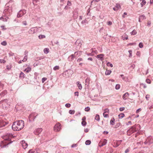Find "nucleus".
<instances>
[{"mask_svg": "<svg viewBox=\"0 0 153 153\" xmlns=\"http://www.w3.org/2000/svg\"><path fill=\"white\" fill-rule=\"evenodd\" d=\"M143 17V16H140L139 17V22H141V19H142V18Z\"/></svg>", "mask_w": 153, "mask_h": 153, "instance_id": "obj_56", "label": "nucleus"}, {"mask_svg": "<svg viewBox=\"0 0 153 153\" xmlns=\"http://www.w3.org/2000/svg\"><path fill=\"white\" fill-rule=\"evenodd\" d=\"M120 144L118 141H116V142L114 143V146L115 147H117Z\"/></svg>", "mask_w": 153, "mask_h": 153, "instance_id": "obj_13", "label": "nucleus"}, {"mask_svg": "<svg viewBox=\"0 0 153 153\" xmlns=\"http://www.w3.org/2000/svg\"><path fill=\"white\" fill-rule=\"evenodd\" d=\"M1 27L2 28V29L3 30H5L6 29V28H5L4 26H1Z\"/></svg>", "mask_w": 153, "mask_h": 153, "instance_id": "obj_58", "label": "nucleus"}, {"mask_svg": "<svg viewBox=\"0 0 153 153\" xmlns=\"http://www.w3.org/2000/svg\"><path fill=\"white\" fill-rule=\"evenodd\" d=\"M31 68H30V67H28L24 71L26 72L27 73H28L31 71Z\"/></svg>", "mask_w": 153, "mask_h": 153, "instance_id": "obj_15", "label": "nucleus"}, {"mask_svg": "<svg viewBox=\"0 0 153 153\" xmlns=\"http://www.w3.org/2000/svg\"><path fill=\"white\" fill-rule=\"evenodd\" d=\"M141 110V109L140 108L137 110L136 111V113H138L139 112V111H140Z\"/></svg>", "mask_w": 153, "mask_h": 153, "instance_id": "obj_50", "label": "nucleus"}, {"mask_svg": "<svg viewBox=\"0 0 153 153\" xmlns=\"http://www.w3.org/2000/svg\"><path fill=\"white\" fill-rule=\"evenodd\" d=\"M1 44L4 46H5L7 45V43L5 41H4L1 43Z\"/></svg>", "mask_w": 153, "mask_h": 153, "instance_id": "obj_32", "label": "nucleus"}, {"mask_svg": "<svg viewBox=\"0 0 153 153\" xmlns=\"http://www.w3.org/2000/svg\"><path fill=\"white\" fill-rule=\"evenodd\" d=\"M115 7L118 10L121 7H120V5L119 4H116V5L115 6Z\"/></svg>", "mask_w": 153, "mask_h": 153, "instance_id": "obj_28", "label": "nucleus"}, {"mask_svg": "<svg viewBox=\"0 0 153 153\" xmlns=\"http://www.w3.org/2000/svg\"><path fill=\"white\" fill-rule=\"evenodd\" d=\"M28 152L29 153H34V152L32 150H30Z\"/></svg>", "mask_w": 153, "mask_h": 153, "instance_id": "obj_57", "label": "nucleus"}, {"mask_svg": "<svg viewBox=\"0 0 153 153\" xmlns=\"http://www.w3.org/2000/svg\"><path fill=\"white\" fill-rule=\"evenodd\" d=\"M91 141L89 140H87L86 141L85 143L86 145H89L90 144Z\"/></svg>", "mask_w": 153, "mask_h": 153, "instance_id": "obj_33", "label": "nucleus"}, {"mask_svg": "<svg viewBox=\"0 0 153 153\" xmlns=\"http://www.w3.org/2000/svg\"><path fill=\"white\" fill-rule=\"evenodd\" d=\"M130 129H132V130H131V131L130 132L131 134L132 133H133V132H134V130H133V128H131Z\"/></svg>", "mask_w": 153, "mask_h": 153, "instance_id": "obj_60", "label": "nucleus"}, {"mask_svg": "<svg viewBox=\"0 0 153 153\" xmlns=\"http://www.w3.org/2000/svg\"><path fill=\"white\" fill-rule=\"evenodd\" d=\"M107 143V140L105 139H103L100 141L99 143V145L100 146H102L105 145Z\"/></svg>", "mask_w": 153, "mask_h": 153, "instance_id": "obj_6", "label": "nucleus"}, {"mask_svg": "<svg viewBox=\"0 0 153 153\" xmlns=\"http://www.w3.org/2000/svg\"><path fill=\"white\" fill-rule=\"evenodd\" d=\"M123 38V40H127L128 39V37L127 35L126 34L124 35L123 36H122Z\"/></svg>", "mask_w": 153, "mask_h": 153, "instance_id": "obj_20", "label": "nucleus"}, {"mask_svg": "<svg viewBox=\"0 0 153 153\" xmlns=\"http://www.w3.org/2000/svg\"><path fill=\"white\" fill-rule=\"evenodd\" d=\"M34 113H32L31 114L30 116H29V118L30 119V120H33L34 119Z\"/></svg>", "mask_w": 153, "mask_h": 153, "instance_id": "obj_14", "label": "nucleus"}, {"mask_svg": "<svg viewBox=\"0 0 153 153\" xmlns=\"http://www.w3.org/2000/svg\"><path fill=\"white\" fill-rule=\"evenodd\" d=\"M26 13V11L25 10H20L18 13L17 16L20 17Z\"/></svg>", "mask_w": 153, "mask_h": 153, "instance_id": "obj_5", "label": "nucleus"}, {"mask_svg": "<svg viewBox=\"0 0 153 153\" xmlns=\"http://www.w3.org/2000/svg\"><path fill=\"white\" fill-rule=\"evenodd\" d=\"M44 51L45 53H47L49 52V49L48 48H45L44 50Z\"/></svg>", "mask_w": 153, "mask_h": 153, "instance_id": "obj_25", "label": "nucleus"}, {"mask_svg": "<svg viewBox=\"0 0 153 153\" xmlns=\"http://www.w3.org/2000/svg\"><path fill=\"white\" fill-rule=\"evenodd\" d=\"M131 129H130L127 131V134L129 136L131 135V133H130L131 131Z\"/></svg>", "mask_w": 153, "mask_h": 153, "instance_id": "obj_43", "label": "nucleus"}, {"mask_svg": "<svg viewBox=\"0 0 153 153\" xmlns=\"http://www.w3.org/2000/svg\"><path fill=\"white\" fill-rule=\"evenodd\" d=\"M127 14V13H126V12H124L123 14V18H125V15H126Z\"/></svg>", "mask_w": 153, "mask_h": 153, "instance_id": "obj_53", "label": "nucleus"}, {"mask_svg": "<svg viewBox=\"0 0 153 153\" xmlns=\"http://www.w3.org/2000/svg\"><path fill=\"white\" fill-rule=\"evenodd\" d=\"M29 32L31 33H34L35 32L34 27L31 28L29 30Z\"/></svg>", "mask_w": 153, "mask_h": 153, "instance_id": "obj_19", "label": "nucleus"}, {"mask_svg": "<svg viewBox=\"0 0 153 153\" xmlns=\"http://www.w3.org/2000/svg\"><path fill=\"white\" fill-rule=\"evenodd\" d=\"M88 129L86 128L85 130L84 131L85 132H87L88 131Z\"/></svg>", "mask_w": 153, "mask_h": 153, "instance_id": "obj_64", "label": "nucleus"}, {"mask_svg": "<svg viewBox=\"0 0 153 153\" xmlns=\"http://www.w3.org/2000/svg\"><path fill=\"white\" fill-rule=\"evenodd\" d=\"M107 66H110L111 67H113V65L112 64L110 63V62H108L107 64Z\"/></svg>", "mask_w": 153, "mask_h": 153, "instance_id": "obj_42", "label": "nucleus"}, {"mask_svg": "<svg viewBox=\"0 0 153 153\" xmlns=\"http://www.w3.org/2000/svg\"><path fill=\"white\" fill-rule=\"evenodd\" d=\"M71 56L72 57V59H74V58L75 57V56L74 54H72L71 55Z\"/></svg>", "mask_w": 153, "mask_h": 153, "instance_id": "obj_55", "label": "nucleus"}, {"mask_svg": "<svg viewBox=\"0 0 153 153\" xmlns=\"http://www.w3.org/2000/svg\"><path fill=\"white\" fill-rule=\"evenodd\" d=\"M149 95H146V98L147 100H148V98H149Z\"/></svg>", "mask_w": 153, "mask_h": 153, "instance_id": "obj_63", "label": "nucleus"}, {"mask_svg": "<svg viewBox=\"0 0 153 153\" xmlns=\"http://www.w3.org/2000/svg\"><path fill=\"white\" fill-rule=\"evenodd\" d=\"M21 143L24 149H26L28 146V144L24 140H22L21 142Z\"/></svg>", "mask_w": 153, "mask_h": 153, "instance_id": "obj_8", "label": "nucleus"}, {"mask_svg": "<svg viewBox=\"0 0 153 153\" xmlns=\"http://www.w3.org/2000/svg\"><path fill=\"white\" fill-rule=\"evenodd\" d=\"M27 56H25L24 57L23 59L22 60V61L23 62H25L27 60Z\"/></svg>", "mask_w": 153, "mask_h": 153, "instance_id": "obj_36", "label": "nucleus"}, {"mask_svg": "<svg viewBox=\"0 0 153 153\" xmlns=\"http://www.w3.org/2000/svg\"><path fill=\"white\" fill-rule=\"evenodd\" d=\"M78 92H76L74 93V94L75 95H77V96H78Z\"/></svg>", "mask_w": 153, "mask_h": 153, "instance_id": "obj_61", "label": "nucleus"}, {"mask_svg": "<svg viewBox=\"0 0 153 153\" xmlns=\"http://www.w3.org/2000/svg\"><path fill=\"white\" fill-rule=\"evenodd\" d=\"M24 73L21 72L20 74V77L24 78Z\"/></svg>", "mask_w": 153, "mask_h": 153, "instance_id": "obj_37", "label": "nucleus"}, {"mask_svg": "<svg viewBox=\"0 0 153 153\" xmlns=\"http://www.w3.org/2000/svg\"><path fill=\"white\" fill-rule=\"evenodd\" d=\"M67 5H68V6H71V2H70V1H68L67 2Z\"/></svg>", "mask_w": 153, "mask_h": 153, "instance_id": "obj_51", "label": "nucleus"}, {"mask_svg": "<svg viewBox=\"0 0 153 153\" xmlns=\"http://www.w3.org/2000/svg\"><path fill=\"white\" fill-rule=\"evenodd\" d=\"M77 85L78 86L79 89L81 90L82 88V85L79 82H77Z\"/></svg>", "mask_w": 153, "mask_h": 153, "instance_id": "obj_17", "label": "nucleus"}, {"mask_svg": "<svg viewBox=\"0 0 153 153\" xmlns=\"http://www.w3.org/2000/svg\"><path fill=\"white\" fill-rule=\"evenodd\" d=\"M129 150L128 149H127L125 151V153H127L129 152Z\"/></svg>", "mask_w": 153, "mask_h": 153, "instance_id": "obj_54", "label": "nucleus"}, {"mask_svg": "<svg viewBox=\"0 0 153 153\" xmlns=\"http://www.w3.org/2000/svg\"><path fill=\"white\" fill-rule=\"evenodd\" d=\"M125 116V115L123 113H121L119 114L118 116L119 119H121L124 117Z\"/></svg>", "mask_w": 153, "mask_h": 153, "instance_id": "obj_21", "label": "nucleus"}, {"mask_svg": "<svg viewBox=\"0 0 153 153\" xmlns=\"http://www.w3.org/2000/svg\"><path fill=\"white\" fill-rule=\"evenodd\" d=\"M6 124V123L1 119H0V127L4 126Z\"/></svg>", "mask_w": 153, "mask_h": 153, "instance_id": "obj_12", "label": "nucleus"}, {"mask_svg": "<svg viewBox=\"0 0 153 153\" xmlns=\"http://www.w3.org/2000/svg\"><path fill=\"white\" fill-rule=\"evenodd\" d=\"M45 37V36L44 35H40L39 36V39H42Z\"/></svg>", "mask_w": 153, "mask_h": 153, "instance_id": "obj_27", "label": "nucleus"}, {"mask_svg": "<svg viewBox=\"0 0 153 153\" xmlns=\"http://www.w3.org/2000/svg\"><path fill=\"white\" fill-rule=\"evenodd\" d=\"M104 55L103 54H100V55H97V57L101 61L103 60V56Z\"/></svg>", "mask_w": 153, "mask_h": 153, "instance_id": "obj_11", "label": "nucleus"}, {"mask_svg": "<svg viewBox=\"0 0 153 153\" xmlns=\"http://www.w3.org/2000/svg\"><path fill=\"white\" fill-rule=\"evenodd\" d=\"M104 112L103 113V115L105 117H109L108 113L109 110L106 108L104 110Z\"/></svg>", "mask_w": 153, "mask_h": 153, "instance_id": "obj_7", "label": "nucleus"}, {"mask_svg": "<svg viewBox=\"0 0 153 153\" xmlns=\"http://www.w3.org/2000/svg\"><path fill=\"white\" fill-rule=\"evenodd\" d=\"M83 60V59L82 58H78L77 60V62H79L81 61H82Z\"/></svg>", "mask_w": 153, "mask_h": 153, "instance_id": "obj_44", "label": "nucleus"}, {"mask_svg": "<svg viewBox=\"0 0 153 153\" xmlns=\"http://www.w3.org/2000/svg\"><path fill=\"white\" fill-rule=\"evenodd\" d=\"M140 51H138L136 53V55L138 56H140Z\"/></svg>", "mask_w": 153, "mask_h": 153, "instance_id": "obj_48", "label": "nucleus"}, {"mask_svg": "<svg viewBox=\"0 0 153 153\" xmlns=\"http://www.w3.org/2000/svg\"><path fill=\"white\" fill-rule=\"evenodd\" d=\"M75 111L74 110H70L69 111V113L71 114H74Z\"/></svg>", "mask_w": 153, "mask_h": 153, "instance_id": "obj_29", "label": "nucleus"}, {"mask_svg": "<svg viewBox=\"0 0 153 153\" xmlns=\"http://www.w3.org/2000/svg\"><path fill=\"white\" fill-rule=\"evenodd\" d=\"M111 73V70H106L105 72V74L106 75H109Z\"/></svg>", "mask_w": 153, "mask_h": 153, "instance_id": "obj_22", "label": "nucleus"}, {"mask_svg": "<svg viewBox=\"0 0 153 153\" xmlns=\"http://www.w3.org/2000/svg\"><path fill=\"white\" fill-rule=\"evenodd\" d=\"M24 122L23 120H17L13 123L12 126V128L14 131L20 130L24 127Z\"/></svg>", "mask_w": 153, "mask_h": 153, "instance_id": "obj_1", "label": "nucleus"}, {"mask_svg": "<svg viewBox=\"0 0 153 153\" xmlns=\"http://www.w3.org/2000/svg\"><path fill=\"white\" fill-rule=\"evenodd\" d=\"M42 128H38L34 131V133L36 135L39 134L42 131Z\"/></svg>", "mask_w": 153, "mask_h": 153, "instance_id": "obj_9", "label": "nucleus"}, {"mask_svg": "<svg viewBox=\"0 0 153 153\" xmlns=\"http://www.w3.org/2000/svg\"><path fill=\"white\" fill-rule=\"evenodd\" d=\"M61 124L59 123H56L54 127V130L55 131L57 132L59 131L61 129Z\"/></svg>", "mask_w": 153, "mask_h": 153, "instance_id": "obj_3", "label": "nucleus"}, {"mask_svg": "<svg viewBox=\"0 0 153 153\" xmlns=\"http://www.w3.org/2000/svg\"><path fill=\"white\" fill-rule=\"evenodd\" d=\"M59 66H55L53 68V69L54 71H56V70H59Z\"/></svg>", "mask_w": 153, "mask_h": 153, "instance_id": "obj_31", "label": "nucleus"}, {"mask_svg": "<svg viewBox=\"0 0 153 153\" xmlns=\"http://www.w3.org/2000/svg\"><path fill=\"white\" fill-rule=\"evenodd\" d=\"M137 33V31L135 30H133L131 33V35H135Z\"/></svg>", "mask_w": 153, "mask_h": 153, "instance_id": "obj_30", "label": "nucleus"}, {"mask_svg": "<svg viewBox=\"0 0 153 153\" xmlns=\"http://www.w3.org/2000/svg\"><path fill=\"white\" fill-rule=\"evenodd\" d=\"M95 120H97L98 121H99L100 120V117L99 115L98 114L96 115L95 117Z\"/></svg>", "mask_w": 153, "mask_h": 153, "instance_id": "obj_23", "label": "nucleus"}, {"mask_svg": "<svg viewBox=\"0 0 153 153\" xmlns=\"http://www.w3.org/2000/svg\"><path fill=\"white\" fill-rule=\"evenodd\" d=\"M90 110V108L89 107H87L85 108V110L86 111H88Z\"/></svg>", "mask_w": 153, "mask_h": 153, "instance_id": "obj_38", "label": "nucleus"}, {"mask_svg": "<svg viewBox=\"0 0 153 153\" xmlns=\"http://www.w3.org/2000/svg\"><path fill=\"white\" fill-rule=\"evenodd\" d=\"M86 117H82V121H85V120H86Z\"/></svg>", "mask_w": 153, "mask_h": 153, "instance_id": "obj_62", "label": "nucleus"}, {"mask_svg": "<svg viewBox=\"0 0 153 153\" xmlns=\"http://www.w3.org/2000/svg\"><path fill=\"white\" fill-rule=\"evenodd\" d=\"M125 107H121V108H120L119 110L120 111H123V110H125Z\"/></svg>", "mask_w": 153, "mask_h": 153, "instance_id": "obj_46", "label": "nucleus"}, {"mask_svg": "<svg viewBox=\"0 0 153 153\" xmlns=\"http://www.w3.org/2000/svg\"><path fill=\"white\" fill-rule=\"evenodd\" d=\"M129 96V94L128 92L126 93L123 96V98L124 100L127 99Z\"/></svg>", "mask_w": 153, "mask_h": 153, "instance_id": "obj_10", "label": "nucleus"}, {"mask_svg": "<svg viewBox=\"0 0 153 153\" xmlns=\"http://www.w3.org/2000/svg\"><path fill=\"white\" fill-rule=\"evenodd\" d=\"M87 123L85 121H82V126H85L86 125Z\"/></svg>", "mask_w": 153, "mask_h": 153, "instance_id": "obj_35", "label": "nucleus"}, {"mask_svg": "<svg viewBox=\"0 0 153 153\" xmlns=\"http://www.w3.org/2000/svg\"><path fill=\"white\" fill-rule=\"evenodd\" d=\"M11 67L10 66L7 65V68L8 70L10 69H11Z\"/></svg>", "mask_w": 153, "mask_h": 153, "instance_id": "obj_52", "label": "nucleus"}, {"mask_svg": "<svg viewBox=\"0 0 153 153\" xmlns=\"http://www.w3.org/2000/svg\"><path fill=\"white\" fill-rule=\"evenodd\" d=\"M132 51L131 50H129L128 51V52L129 53V57H131L132 56Z\"/></svg>", "mask_w": 153, "mask_h": 153, "instance_id": "obj_41", "label": "nucleus"}, {"mask_svg": "<svg viewBox=\"0 0 153 153\" xmlns=\"http://www.w3.org/2000/svg\"><path fill=\"white\" fill-rule=\"evenodd\" d=\"M115 119L114 118L112 119L110 121V124L111 125H114L115 123Z\"/></svg>", "mask_w": 153, "mask_h": 153, "instance_id": "obj_24", "label": "nucleus"}, {"mask_svg": "<svg viewBox=\"0 0 153 153\" xmlns=\"http://www.w3.org/2000/svg\"><path fill=\"white\" fill-rule=\"evenodd\" d=\"M65 106L67 108H69L71 106V104L69 103H67L65 104Z\"/></svg>", "mask_w": 153, "mask_h": 153, "instance_id": "obj_47", "label": "nucleus"}, {"mask_svg": "<svg viewBox=\"0 0 153 153\" xmlns=\"http://www.w3.org/2000/svg\"><path fill=\"white\" fill-rule=\"evenodd\" d=\"M140 87H142L144 88H145L146 87V85L143 83L140 84Z\"/></svg>", "mask_w": 153, "mask_h": 153, "instance_id": "obj_26", "label": "nucleus"}, {"mask_svg": "<svg viewBox=\"0 0 153 153\" xmlns=\"http://www.w3.org/2000/svg\"><path fill=\"white\" fill-rule=\"evenodd\" d=\"M140 1L142 2L140 3V4L141 6V7H142L144 5H145L146 3V1L145 0H140Z\"/></svg>", "mask_w": 153, "mask_h": 153, "instance_id": "obj_16", "label": "nucleus"}, {"mask_svg": "<svg viewBox=\"0 0 153 153\" xmlns=\"http://www.w3.org/2000/svg\"><path fill=\"white\" fill-rule=\"evenodd\" d=\"M47 79L45 77H43L42 78V82L44 83V82L47 80Z\"/></svg>", "mask_w": 153, "mask_h": 153, "instance_id": "obj_45", "label": "nucleus"}, {"mask_svg": "<svg viewBox=\"0 0 153 153\" xmlns=\"http://www.w3.org/2000/svg\"><path fill=\"white\" fill-rule=\"evenodd\" d=\"M146 82L148 84H150L151 82V80L149 79H146Z\"/></svg>", "mask_w": 153, "mask_h": 153, "instance_id": "obj_40", "label": "nucleus"}, {"mask_svg": "<svg viewBox=\"0 0 153 153\" xmlns=\"http://www.w3.org/2000/svg\"><path fill=\"white\" fill-rule=\"evenodd\" d=\"M10 143V142H7L6 140H3L1 143L0 146L1 148H4Z\"/></svg>", "mask_w": 153, "mask_h": 153, "instance_id": "obj_4", "label": "nucleus"}, {"mask_svg": "<svg viewBox=\"0 0 153 153\" xmlns=\"http://www.w3.org/2000/svg\"><path fill=\"white\" fill-rule=\"evenodd\" d=\"M23 23L24 25H27V22H26V21H24L23 22Z\"/></svg>", "mask_w": 153, "mask_h": 153, "instance_id": "obj_59", "label": "nucleus"}, {"mask_svg": "<svg viewBox=\"0 0 153 153\" xmlns=\"http://www.w3.org/2000/svg\"><path fill=\"white\" fill-rule=\"evenodd\" d=\"M13 137V136L11 134H7L3 137L4 140H6V141L10 142V143L12 142L11 141V139Z\"/></svg>", "mask_w": 153, "mask_h": 153, "instance_id": "obj_2", "label": "nucleus"}, {"mask_svg": "<svg viewBox=\"0 0 153 153\" xmlns=\"http://www.w3.org/2000/svg\"><path fill=\"white\" fill-rule=\"evenodd\" d=\"M120 85L119 84H118L116 85L115 86V88L116 89L118 90L120 89Z\"/></svg>", "mask_w": 153, "mask_h": 153, "instance_id": "obj_34", "label": "nucleus"}, {"mask_svg": "<svg viewBox=\"0 0 153 153\" xmlns=\"http://www.w3.org/2000/svg\"><path fill=\"white\" fill-rule=\"evenodd\" d=\"M139 46L140 48H142L143 46V44L142 42H140L139 43Z\"/></svg>", "mask_w": 153, "mask_h": 153, "instance_id": "obj_39", "label": "nucleus"}, {"mask_svg": "<svg viewBox=\"0 0 153 153\" xmlns=\"http://www.w3.org/2000/svg\"><path fill=\"white\" fill-rule=\"evenodd\" d=\"M8 18L7 17H6L5 16L1 17L0 18V20H3L4 21H7V20Z\"/></svg>", "mask_w": 153, "mask_h": 153, "instance_id": "obj_18", "label": "nucleus"}, {"mask_svg": "<svg viewBox=\"0 0 153 153\" xmlns=\"http://www.w3.org/2000/svg\"><path fill=\"white\" fill-rule=\"evenodd\" d=\"M107 24L108 25H111L112 24V23L111 21H109L107 22Z\"/></svg>", "mask_w": 153, "mask_h": 153, "instance_id": "obj_49", "label": "nucleus"}]
</instances>
